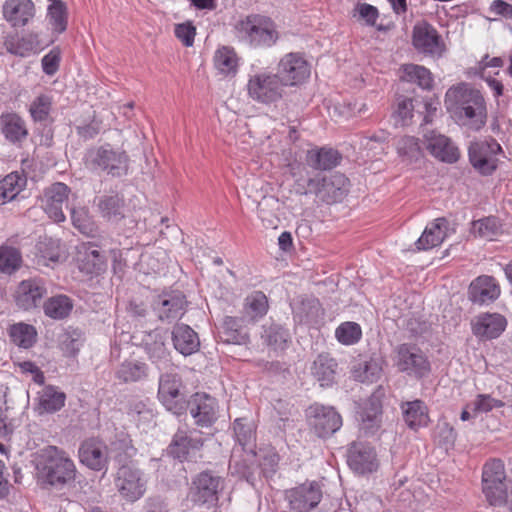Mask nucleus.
Segmentation results:
<instances>
[{"instance_id":"obj_33","label":"nucleus","mask_w":512,"mask_h":512,"mask_svg":"<svg viewBox=\"0 0 512 512\" xmlns=\"http://www.w3.org/2000/svg\"><path fill=\"white\" fill-rule=\"evenodd\" d=\"M506 324L505 317L500 314H484L474 324L473 332L478 337L494 339L505 330Z\"/></svg>"},{"instance_id":"obj_30","label":"nucleus","mask_w":512,"mask_h":512,"mask_svg":"<svg viewBox=\"0 0 512 512\" xmlns=\"http://www.w3.org/2000/svg\"><path fill=\"white\" fill-rule=\"evenodd\" d=\"M449 222L446 218H437L429 223L415 242L416 249L429 250L439 246L447 237Z\"/></svg>"},{"instance_id":"obj_34","label":"nucleus","mask_w":512,"mask_h":512,"mask_svg":"<svg viewBox=\"0 0 512 512\" xmlns=\"http://www.w3.org/2000/svg\"><path fill=\"white\" fill-rule=\"evenodd\" d=\"M94 202L101 217L108 222L118 223L125 217L124 200L119 195H102Z\"/></svg>"},{"instance_id":"obj_53","label":"nucleus","mask_w":512,"mask_h":512,"mask_svg":"<svg viewBox=\"0 0 512 512\" xmlns=\"http://www.w3.org/2000/svg\"><path fill=\"white\" fill-rule=\"evenodd\" d=\"M21 254L18 249L10 246L0 247V272L11 274L21 264Z\"/></svg>"},{"instance_id":"obj_3","label":"nucleus","mask_w":512,"mask_h":512,"mask_svg":"<svg viewBox=\"0 0 512 512\" xmlns=\"http://www.w3.org/2000/svg\"><path fill=\"white\" fill-rule=\"evenodd\" d=\"M38 480L45 485L61 489L76 479V467L68 454L56 446L41 450L37 460Z\"/></svg>"},{"instance_id":"obj_13","label":"nucleus","mask_w":512,"mask_h":512,"mask_svg":"<svg viewBox=\"0 0 512 512\" xmlns=\"http://www.w3.org/2000/svg\"><path fill=\"white\" fill-rule=\"evenodd\" d=\"M311 74V66L299 52L285 54L277 66V75L284 88L304 83Z\"/></svg>"},{"instance_id":"obj_41","label":"nucleus","mask_w":512,"mask_h":512,"mask_svg":"<svg viewBox=\"0 0 512 512\" xmlns=\"http://www.w3.org/2000/svg\"><path fill=\"white\" fill-rule=\"evenodd\" d=\"M153 338V342L145 343V352L152 363H154L159 370L167 368L170 365V351L167 349L162 336L159 333L149 335Z\"/></svg>"},{"instance_id":"obj_42","label":"nucleus","mask_w":512,"mask_h":512,"mask_svg":"<svg viewBox=\"0 0 512 512\" xmlns=\"http://www.w3.org/2000/svg\"><path fill=\"white\" fill-rule=\"evenodd\" d=\"M6 50L14 55L26 57L39 49L37 35L10 36L4 42Z\"/></svg>"},{"instance_id":"obj_19","label":"nucleus","mask_w":512,"mask_h":512,"mask_svg":"<svg viewBox=\"0 0 512 512\" xmlns=\"http://www.w3.org/2000/svg\"><path fill=\"white\" fill-rule=\"evenodd\" d=\"M186 305L187 301L182 292L171 291L157 296L152 308L160 321L171 323L185 313Z\"/></svg>"},{"instance_id":"obj_17","label":"nucleus","mask_w":512,"mask_h":512,"mask_svg":"<svg viewBox=\"0 0 512 512\" xmlns=\"http://www.w3.org/2000/svg\"><path fill=\"white\" fill-rule=\"evenodd\" d=\"M412 44L418 52L429 56L441 57L446 50L438 31L426 21L413 27Z\"/></svg>"},{"instance_id":"obj_57","label":"nucleus","mask_w":512,"mask_h":512,"mask_svg":"<svg viewBox=\"0 0 512 512\" xmlns=\"http://www.w3.org/2000/svg\"><path fill=\"white\" fill-rule=\"evenodd\" d=\"M413 101L410 98H402L398 100L397 108L393 113L396 127H407L411 124L413 117Z\"/></svg>"},{"instance_id":"obj_63","label":"nucleus","mask_w":512,"mask_h":512,"mask_svg":"<svg viewBox=\"0 0 512 512\" xmlns=\"http://www.w3.org/2000/svg\"><path fill=\"white\" fill-rule=\"evenodd\" d=\"M503 403L487 394H479L473 402L475 412H489L494 407H501Z\"/></svg>"},{"instance_id":"obj_40","label":"nucleus","mask_w":512,"mask_h":512,"mask_svg":"<svg viewBox=\"0 0 512 512\" xmlns=\"http://www.w3.org/2000/svg\"><path fill=\"white\" fill-rule=\"evenodd\" d=\"M244 324L240 318L226 316L223 319L219 338L222 342L228 344H244L248 340V336L242 331L241 326Z\"/></svg>"},{"instance_id":"obj_54","label":"nucleus","mask_w":512,"mask_h":512,"mask_svg":"<svg viewBox=\"0 0 512 512\" xmlns=\"http://www.w3.org/2000/svg\"><path fill=\"white\" fill-rule=\"evenodd\" d=\"M361 336V327L355 322H344L340 324L335 331V337L344 345L357 343L361 339Z\"/></svg>"},{"instance_id":"obj_37","label":"nucleus","mask_w":512,"mask_h":512,"mask_svg":"<svg viewBox=\"0 0 512 512\" xmlns=\"http://www.w3.org/2000/svg\"><path fill=\"white\" fill-rule=\"evenodd\" d=\"M239 60L234 48L229 46L219 47L213 57L215 69L225 77H234L237 74Z\"/></svg>"},{"instance_id":"obj_11","label":"nucleus","mask_w":512,"mask_h":512,"mask_svg":"<svg viewBox=\"0 0 512 512\" xmlns=\"http://www.w3.org/2000/svg\"><path fill=\"white\" fill-rule=\"evenodd\" d=\"M224 488V479L210 470L203 471L192 480L190 497L195 504L214 506Z\"/></svg>"},{"instance_id":"obj_1","label":"nucleus","mask_w":512,"mask_h":512,"mask_svg":"<svg viewBox=\"0 0 512 512\" xmlns=\"http://www.w3.org/2000/svg\"><path fill=\"white\" fill-rule=\"evenodd\" d=\"M445 106L448 111L462 120L464 124L485 125L487 108L483 95L479 90L467 83H459L450 87L445 94Z\"/></svg>"},{"instance_id":"obj_29","label":"nucleus","mask_w":512,"mask_h":512,"mask_svg":"<svg viewBox=\"0 0 512 512\" xmlns=\"http://www.w3.org/2000/svg\"><path fill=\"white\" fill-rule=\"evenodd\" d=\"M173 346L180 354L190 356L200 348L198 334L187 324H176L171 332Z\"/></svg>"},{"instance_id":"obj_51","label":"nucleus","mask_w":512,"mask_h":512,"mask_svg":"<svg viewBox=\"0 0 512 512\" xmlns=\"http://www.w3.org/2000/svg\"><path fill=\"white\" fill-rule=\"evenodd\" d=\"M47 17L53 31L63 33L67 28V9L62 0H49Z\"/></svg>"},{"instance_id":"obj_36","label":"nucleus","mask_w":512,"mask_h":512,"mask_svg":"<svg viewBox=\"0 0 512 512\" xmlns=\"http://www.w3.org/2000/svg\"><path fill=\"white\" fill-rule=\"evenodd\" d=\"M148 376V365L136 359L124 360L115 371V377L123 383L141 382Z\"/></svg>"},{"instance_id":"obj_9","label":"nucleus","mask_w":512,"mask_h":512,"mask_svg":"<svg viewBox=\"0 0 512 512\" xmlns=\"http://www.w3.org/2000/svg\"><path fill=\"white\" fill-rule=\"evenodd\" d=\"M305 414L309 428L320 438L333 435L342 426V417L332 406L314 403Z\"/></svg>"},{"instance_id":"obj_52","label":"nucleus","mask_w":512,"mask_h":512,"mask_svg":"<svg viewBox=\"0 0 512 512\" xmlns=\"http://www.w3.org/2000/svg\"><path fill=\"white\" fill-rule=\"evenodd\" d=\"M382 363L383 360L379 357L370 358L354 370L355 378L361 382L377 381L382 375Z\"/></svg>"},{"instance_id":"obj_43","label":"nucleus","mask_w":512,"mask_h":512,"mask_svg":"<svg viewBox=\"0 0 512 512\" xmlns=\"http://www.w3.org/2000/svg\"><path fill=\"white\" fill-rule=\"evenodd\" d=\"M233 428L236 440L242 447L243 451L255 457L257 455L255 451L256 436L253 424L246 421L245 419L240 418L234 421Z\"/></svg>"},{"instance_id":"obj_62","label":"nucleus","mask_w":512,"mask_h":512,"mask_svg":"<svg viewBox=\"0 0 512 512\" xmlns=\"http://www.w3.org/2000/svg\"><path fill=\"white\" fill-rule=\"evenodd\" d=\"M60 50L53 48L41 60L43 72L48 76H53L59 69Z\"/></svg>"},{"instance_id":"obj_35","label":"nucleus","mask_w":512,"mask_h":512,"mask_svg":"<svg viewBox=\"0 0 512 512\" xmlns=\"http://www.w3.org/2000/svg\"><path fill=\"white\" fill-rule=\"evenodd\" d=\"M403 419L407 426L417 431L429 423L428 409L421 400L409 401L401 404Z\"/></svg>"},{"instance_id":"obj_56","label":"nucleus","mask_w":512,"mask_h":512,"mask_svg":"<svg viewBox=\"0 0 512 512\" xmlns=\"http://www.w3.org/2000/svg\"><path fill=\"white\" fill-rule=\"evenodd\" d=\"M260 471L264 477L269 478L278 468L279 455L273 448L261 449L259 453Z\"/></svg>"},{"instance_id":"obj_16","label":"nucleus","mask_w":512,"mask_h":512,"mask_svg":"<svg viewBox=\"0 0 512 512\" xmlns=\"http://www.w3.org/2000/svg\"><path fill=\"white\" fill-rule=\"evenodd\" d=\"M501 146L495 141L473 142L468 149L469 161L473 168L482 175H491L497 168V154Z\"/></svg>"},{"instance_id":"obj_15","label":"nucleus","mask_w":512,"mask_h":512,"mask_svg":"<svg viewBox=\"0 0 512 512\" xmlns=\"http://www.w3.org/2000/svg\"><path fill=\"white\" fill-rule=\"evenodd\" d=\"M181 377L176 373H163L159 377L158 398L168 411L181 415L186 411V400L180 391Z\"/></svg>"},{"instance_id":"obj_28","label":"nucleus","mask_w":512,"mask_h":512,"mask_svg":"<svg viewBox=\"0 0 512 512\" xmlns=\"http://www.w3.org/2000/svg\"><path fill=\"white\" fill-rule=\"evenodd\" d=\"M293 320L297 324H316L322 316V308L314 297H300L291 304Z\"/></svg>"},{"instance_id":"obj_44","label":"nucleus","mask_w":512,"mask_h":512,"mask_svg":"<svg viewBox=\"0 0 512 512\" xmlns=\"http://www.w3.org/2000/svg\"><path fill=\"white\" fill-rule=\"evenodd\" d=\"M43 309L46 316L55 320H62L71 313L73 301L66 295H56L44 302Z\"/></svg>"},{"instance_id":"obj_6","label":"nucleus","mask_w":512,"mask_h":512,"mask_svg":"<svg viewBox=\"0 0 512 512\" xmlns=\"http://www.w3.org/2000/svg\"><path fill=\"white\" fill-rule=\"evenodd\" d=\"M349 191V179L342 173H317L307 179L305 194H314L320 201L333 204L343 200Z\"/></svg>"},{"instance_id":"obj_12","label":"nucleus","mask_w":512,"mask_h":512,"mask_svg":"<svg viewBox=\"0 0 512 512\" xmlns=\"http://www.w3.org/2000/svg\"><path fill=\"white\" fill-rule=\"evenodd\" d=\"M323 491L317 481H306L284 492L289 508L296 512H310L321 502Z\"/></svg>"},{"instance_id":"obj_23","label":"nucleus","mask_w":512,"mask_h":512,"mask_svg":"<svg viewBox=\"0 0 512 512\" xmlns=\"http://www.w3.org/2000/svg\"><path fill=\"white\" fill-rule=\"evenodd\" d=\"M501 289L493 276L480 275L470 283L467 291L468 299L475 305L484 306L496 301Z\"/></svg>"},{"instance_id":"obj_64","label":"nucleus","mask_w":512,"mask_h":512,"mask_svg":"<svg viewBox=\"0 0 512 512\" xmlns=\"http://www.w3.org/2000/svg\"><path fill=\"white\" fill-rule=\"evenodd\" d=\"M357 11L359 13V16L365 20L368 26L375 25L379 17L378 9L375 6L367 3L359 4L357 6Z\"/></svg>"},{"instance_id":"obj_61","label":"nucleus","mask_w":512,"mask_h":512,"mask_svg":"<svg viewBox=\"0 0 512 512\" xmlns=\"http://www.w3.org/2000/svg\"><path fill=\"white\" fill-rule=\"evenodd\" d=\"M175 36L186 47H191L194 43L196 28L192 22L180 23L175 26Z\"/></svg>"},{"instance_id":"obj_46","label":"nucleus","mask_w":512,"mask_h":512,"mask_svg":"<svg viewBox=\"0 0 512 512\" xmlns=\"http://www.w3.org/2000/svg\"><path fill=\"white\" fill-rule=\"evenodd\" d=\"M26 184V177L12 172L0 181V204L13 200Z\"/></svg>"},{"instance_id":"obj_5","label":"nucleus","mask_w":512,"mask_h":512,"mask_svg":"<svg viewBox=\"0 0 512 512\" xmlns=\"http://www.w3.org/2000/svg\"><path fill=\"white\" fill-rule=\"evenodd\" d=\"M86 165L92 170H100L113 177H121L127 174L129 157L124 150L105 144L87 152Z\"/></svg>"},{"instance_id":"obj_45","label":"nucleus","mask_w":512,"mask_h":512,"mask_svg":"<svg viewBox=\"0 0 512 512\" xmlns=\"http://www.w3.org/2000/svg\"><path fill=\"white\" fill-rule=\"evenodd\" d=\"M73 226L83 235L95 237L98 233V225L90 215L86 207H73L70 210Z\"/></svg>"},{"instance_id":"obj_7","label":"nucleus","mask_w":512,"mask_h":512,"mask_svg":"<svg viewBox=\"0 0 512 512\" xmlns=\"http://www.w3.org/2000/svg\"><path fill=\"white\" fill-rule=\"evenodd\" d=\"M284 86L277 73L259 70L249 75L246 90L248 96L262 104H271L284 95Z\"/></svg>"},{"instance_id":"obj_32","label":"nucleus","mask_w":512,"mask_h":512,"mask_svg":"<svg viewBox=\"0 0 512 512\" xmlns=\"http://www.w3.org/2000/svg\"><path fill=\"white\" fill-rule=\"evenodd\" d=\"M341 159V154L337 150L329 147H315L308 150L306 154L307 165L319 171L335 168L339 165Z\"/></svg>"},{"instance_id":"obj_24","label":"nucleus","mask_w":512,"mask_h":512,"mask_svg":"<svg viewBox=\"0 0 512 512\" xmlns=\"http://www.w3.org/2000/svg\"><path fill=\"white\" fill-rule=\"evenodd\" d=\"M46 295L47 287L43 279L23 280L16 292V303L24 310H31L38 307Z\"/></svg>"},{"instance_id":"obj_60","label":"nucleus","mask_w":512,"mask_h":512,"mask_svg":"<svg viewBox=\"0 0 512 512\" xmlns=\"http://www.w3.org/2000/svg\"><path fill=\"white\" fill-rule=\"evenodd\" d=\"M498 224L495 218L487 217L472 223V233L475 236L492 239L498 232Z\"/></svg>"},{"instance_id":"obj_27","label":"nucleus","mask_w":512,"mask_h":512,"mask_svg":"<svg viewBox=\"0 0 512 512\" xmlns=\"http://www.w3.org/2000/svg\"><path fill=\"white\" fill-rule=\"evenodd\" d=\"M3 18L13 27H23L35 15L32 0H6L2 8Z\"/></svg>"},{"instance_id":"obj_31","label":"nucleus","mask_w":512,"mask_h":512,"mask_svg":"<svg viewBox=\"0 0 512 512\" xmlns=\"http://www.w3.org/2000/svg\"><path fill=\"white\" fill-rule=\"evenodd\" d=\"M268 308L267 296L262 291H254L244 300L241 320L245 324L255 323L267 314Z\"/></svg>"},{"instance_id":"obj_8","label":"nucleus","mask_w":512,"mask_h":512,"mask_svg":"<svg viewBox=\"0 0 512 512\" xmlns=\"http://www.w3.org/2000/svg\"><path fill=\"white\" fill-rule=\"evenodd\" d=\"M504 464L493 459L484 465L482 473L483 493L493 506H502L507 500V486Z\"/></svg>"},{"instance_id":"obj_18","label":"nucleus","mask_w":512,"mask_h":512,"mask_svg":"<svg viewBox=\"0 0 512 512\" xmlns=\"http://www.w3.org/2000/svg\"><path fill=\"white\" fill-rule=\"evenodd\" d=\"M385 395V389L378 386L364 403L361 412L360 430L366 436L375 435L382 426V405Z\"/></svg>"},{"instance_id":"obj_10","label":"nucleus","mask_w":512,"mask_h":512,"mask_svg":"<svg viewBox=\"0 0 512 512\" xmlns=\"http://www.w3.org/2000/svg\"><path fill=\"white\" fill-rule=\"evenodd\" d=\"M394 364L400 372L418 379L430 372V363L426 355L420 348L408 343L395 348Z\"/></svg>"},{"instance_id":"obj_22","label":"nucleus","mask_w":512,"mask_h":512,"mask_svg":"<svg viewBox=\"0 0 512 512\" xmlns=\"http://www.w3.org/2000/svg\"><path fill=\"white\" fill-rule=\"evenodd\" d=\"M348 465L358 474L375 472L379 467L374 447L364 442L352 443L348 450Z\"/></svg>"},{"instance_id":"obj_48","label":"nucleus","mask_w":512,"mask_h":512,"mask_svg":"<svg viewBox=\"0 0 512 512\" xmlns=\"http://www.w3.org/2000/svg\"><path fill=\"white\" fill-rule=\"evenodd\" d=\"M38 263L49 265V262L57 263L62 258V250L58 239L45 237L37 244Z\"/></svg>"},{"instance_id":"obj_55","label":"nucleus","mask_w":512,"mask_h":512,"mask_svg":"<svg viewBox=\"0 0 512 512\" xmlns=\"http://www.w3.org/2000/svg\"><path fill=\"white\" fill-rule=\"evenodd\" d=\"M52 108V98L42 94L36 97L29 107V112L34 121H44L48 118Z\"/></svg>"},{"instance_id":"obj_25","label":"nucleus","mask_w":512,"mask_h":512,"mask_svg":"<svg viewBox=\"0 0 512 512\" xmlns=\"http://www.w3.org/2000/svg\"><path fill=\"white\" fill-rule=\"evenodd\" d=\"M426 148L432 156L445 163H455L460 156L458 148L450 138L429 130L425 135Z\"/></svg>"},{"instance_id":"obj_39","label":"nucleus","mask_w":512,"mask_h":512,"mask_svg":"<svg viewBox=\"0 0 512 512\" xmlns=\"http://www.w3.org/2000/svg\"><path fill=\"white\" fill-rule=\"evenodd\" d=\"M401 71V80L416 84L423 90H431L433 88L434 79L428 68L410 63L402 65Z\"/></svg>"},{"instance_id":"obj_20","label":"nucleus","mask_w":512,"mask_h":512,"mask_svg":"<svg viewBox=\"0 0 512 512\" xmlns=\"http://www.w3.org/2000/svg\"><path fill=\"white\" fill-rule=\"evenodd\" d=\"M186 409L200 427H210L217 420V400L206 393H195L186 401Z\"/></svg>"},{"instance_id":"obj_4","label":"nucleus","mask_w":512,"mask_h":512,"mask_svg":"<svg viewBox=\"0 0 512 512\" xmlns=\"http://www.w3.org/2000/svg\"><path fill=\"white\" fill-rule=\"evenodd\" d=\"M234 30L241 42L254 48L272 47L279 38L274 21L261 14H250L240 19Z\"/></svg>"},{"instance_id":"obj_38","label":"nucleus","mask_w":512,"mask_h":512,"mask_svg":"<svg viewBox=\"0 0 512 512\" xmlns=\"http://www.w3.org/2000/svg\"><path fill=\"white\" fill-rule=\"evenodd\" d=\"M337 366L334 358L328 354H320L313 362L311 373L322 387L330 386L335 380Z\"/></svg>"},{"instance_id":"obj_59","label":"nucleus","mask_w":512,"mask_h":512,"mask_svg":"<svg viewBox=\"0 0 512 512\" xmlns=\"http://www.w3.org/2000/svg\"><path fill=\"white\" fill-rule=\"evenodd\" d=\"M230 469L232 470V474L238 475L240 478L245 479L249 484L253 486L255 485L260 474H262L261 471H257V468L248 465L246 459L243 461H234L231 459Z\"/></svg>"},{"instance_id":"obj_21","label":"nucleus","mask_w":512,"mask_h":512,"mask_svg":"<svg viewBox=\"0 0 512 512\" xmlns=\"http://www.w3.org/2000/svg\"><path fill=\"white\" fill-rule=\"evenodd\" d=\"M70 188L61 182H56L47 187L41 196V207L49 218L55 222H63L66 216L63 205L68 201Z\"/></svg>"},{"instance_id":"obj_47","label":"nucleus","mask_w":512,"mask_h":512,"mask_svg":"<svg viewBox=\"0 0 512 512\" xmlns=\"http://www.w3.org/2000/svg\"><path fill=\"white\" fill-rule=\"evenodd\" d=\"M262 338L267 345L272 346L274 349H285L288 342L291 340L290 332L281 324L272 323L264 328Z\"/></svg>"},{"instance_id":"obj_49","label":"nucleus","mask_w":512,"mask_h":512,"mask_svg":"<svg viewBox=\"0 0 512 512\" xmlns=\"http://www.w3.org/2000/svg\"><path fill=\"white\" fill-rule=\"evenodd\" d=\"M65 399L63 392L53 386H47L40 393L39 406L44 412L53 413L64 406Z\"/></svg>"},{"instance_id":"obj_26","label":"nucleus","mask_w":512,"mask_h":512,"mask_svg":"<svg viewBox=\"0 0 512 512\" xmlns=\"http://www.w3.org/2000/svg\"><path fill=\"white\" fill-rule=\"evenodd\" d=\"M195 431L179 428L167 448L168 454L180 461L188 460L192 451H199L203 446L200 436H193Z\"/></svg>"},{"instance_id":"obj_58","label":"nucleus","mask_w":512,"mask_h":512,"mask_svg":"<svg viewBox=\"0 0 512 512\" xmlns=\"http://www.w3.org/2000/svg\"><path fill=\"white\" fill-rule=\"evenodd\" d=\"M397 150L400 155L415 161L423 155L419 139L411 136H405L400 139L397 144Z\"/></svg>"},{"instance_id":"obj_2","label":"nucleus","mask_w":512,"mask_h":512,"mask_svg":"<svg viewBox=\"0 0 512 512\" xmlns=\"http://www.w3.org/2000/svg\"><path fill=\"white\" fill-rule=\"evenodd\" d=\"M135 453L131 440L125 434L113 441L108 448L102 441L96 438L85 440L79 448L81 463L91 470H107L110 459L118 463L127 462Z\"/></svg>"},{"instance_id":"obj_14","label":"nucleus","mask_w":512,"mask_h":512,"mask_svg":"<svg viewBox=\"0 0 512 512\" xmlns=\"http://www.w3.org/2000/svg\"><path fill=\"white\" fill-rule=\"evenodd\" d=\"M115 485L121 495L128 502L140 499L146 491V480L143 472L126 462L119 463Z\"/></svg>"},{"instance_id":"obj_50","label":"nucleus","mask_w":512,"mask_h":512,"mask_svg":"<svg viewBox=\"0 0 512 512\" xmlns=\"http://www.w3.org/2000/svg\"><path fill=\"white\" fill-rule=\"evenodd\" d=\"M9 334L12 342L22 348H30L36 342L37 332L30 324H14L11 326Z\"/></svg>"}]
</instances>
